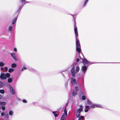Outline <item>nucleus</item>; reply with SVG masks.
<instances>
[{
    "mask_svg": "<svg viewBox=\"0 0 120 120\" xmlns=\"http://www.w3.org/2000/svg\"><path fill=\"white\" fill-rule=\"evenodd\" d=\"M9 115L8 114H5L4 115V118L6 119H8L9 117Z\"/></svg>",
    "mask_w": 120,
    "mask_h": 120,
    "instance_id": "21",
    "label": "nucleus"
},
{
    "mask_svg": "<svg viewBox=\"0 0 120 120\" xmlns=\"http://www.w3.org/2000/svg\"><path fill=\"white\" fill-rule=\"evenodd\" d=\"M12 79L11 78H9L8 79V82L9 83H10L12 82Z\"/></svg>",
    "mask_w": 120,
    "mask_h": 120,
    "instance_id": "22",
    "label": "nucleus"
},
{
    "mask_svg": "<svg viewBox=\"0 0 120 120\" xmlns=\"http://www.w3.org/2000/svg\"><path fill=\"white\" fill-rule=\"evenodd\" d=\"M54 115L55 116V117H57V116H58V115L57 114H55Z\"/></svg>",
    "mask_w": 120,
    "mask_h": 120,
    "instance_id": "43",
    "label": "nucleus"
},
{
    "mask_svg": "<svg viewBox=\"0 0 120 120\" xmlns=\"http://www.w3.org/2000/svg\"><path fill=\"white\" fill-rule=\"evenodd\" d=\"M12 27L11 26H9L8 27V30L9 31H11L12 30Z\"/></svg>",
    "mask_w": 120,
    "mask_h": 120,
    "instance_id": "25",
    "label": "nucleus"
},
{
    "mask_svg": "<svg viewBox=\"0 0 120 120\" xmlns=\"http://www.w3.org/2000/svg\"><path fill=\"white\" fill-rule=\"evenodd\" d=\"M79 107L80 108L77 110L76 112L80 113L83 110V107L82 105H80Z\"/></svg>",
    "mask_w": 120,
    "mask_h": 120,
    "instance_id": "9",
    "label": "nucleus"
},
{
    "mask_svg": "<svg viewBox=\"0 0 120 120\" xmlns=\"http://www.w3.org/2000/svg\"><path fill=\"white\" fill-rule=\"evenodd\" d=\"M88 0H86L84 2V4L83 5V6H85L86 4L87 3L88 1Z\"/></svg>",
    "mask_w": 120,
    "mask_h": 120,
    "instance_id": "27",
    "label": "nucleus"
},
{
    "mask_svg": "<svg viewBox=\"0 0 120 120\" xmlns=\"http://www.w3.org/2000/svg\"><path fill=\"white\" fill-rule=\"evenodd\" d=\"M82 86H83V88H84V84L82 83Z\"/></svg>",
    "mask_w": 120,
    "mask_h": 120,
    "instance_id": "45",
    "label": "nucleus"
},
{
    "mask_svg": "<svg viewBox=\"0 0 120 120\" xmlns=\"http://www.w3.org/2000/svg\"><path fill=\"white\" fill-rule=\"evenodd\" d=\"M4 71H7L8 68L7 67H4Z\"/></svg>",
    "mask_w": 120,
    "mask_h": 120,
    "instance_id": "35",
    "label": "nucleus"
},
{
    "mask_svg": "<svg viewBox=\"0 0 120 120\" xmlns=\"http://www.w3.org/2000/svg\"><path fill=\"white\" fill-rule=\"evenodd\" d=\"M88 109H86L85 110V112H88Z\"/></svg>",
    "mask_w": 120,
    "mask_h": 120,
    "instance_id": "41",
    "label": "nucleus"
},
{
    "mask_svg": "<svg viewBox=\"0 0 120 120\" xmlns=\"http://www.w3.org/2000/svg\"><path fill=\"white\" fill-rule=\"evenodd\" d=\"M3 86V83L2 82H0V87H2Z\"/></svg>",
    "mask_w": 120,
    "mask_h": 120,
    "instance_id": "28",
    "label": "nucleus"
},
{
    "mask_svg": "<svg viewBox=\"0 0 120 120\" xmlns=\"http://www.w3.org/2000/svg\"><path fill=\"white\" fill-rule=\"evenodd\" d=\"M79 117L80 118V119H83L84 118V117L82 116H81L80 117Z\"/></svg>",
    "mask_w": 120,
    "mask_h": 120,
    "instance_id": "39",
    "label": "nucleus"
},
{
    "mask_svg": "<svg viewBox=\"0 0 120 120\" xmlns=\"http://www.w3.org/2000/svg\"><path fill=\"white\" fill-rule=\"evenodd\" d=\"M82 61L83 64H84L89 65L93 64L92 62L91 63L88 61L85 58L82 59Z\"/></svg>",
    "mask_w": 120,
    "mask_h": 120,
    "instance_id": "7",
    "label": "nucleus"
},
{
    "mask_svg": "<svg viewBox=\"0 0 120 120\" xmlns=\"http://www.w3.org/2000/svg\"><path fill=\"white\" fill-rule=\"evenodd\" d=\"M22 101L24 103H26L27 102V101L25 99L23 100H22Z\"/></svg>",
    "mask_w": 120,
    "mask_h": 120,
    "instance_id": "34",
    "label": "nucleus"
},
{
    "mask_svg": "<svg viewBox=\"0 0 120 120\" xmlns=\"http://www.w3.org/2000/svg\"><path fill=\"white\" fill-rule=\"evenodd\" d=\"M10 76V74L8 73L5 74L2 73L0 76V78L2 79H5L7 77L9 78Z\"/></svg>",
    "mask_w": 120,
    "mask_h": 120,
    "instance_id": "3",
    "label": "nucleus"
},
{
    "mask_svg": "<svg viewBox=\"0 0 120 120\" xmlns=\"http://www.w3.org/2000/svg\"><path fill=\"white\" fill-rule=\"evenodd\" d=\"M68 81L67 82H66L65 84V86H66V87H67V86H68Z\"/></svg>",
    "mask_w": 120,
    "mask_h": 120,
    "instance_id": "33",
    "label": "nucleus"
},
{
    "mask_svg": "<svg viewBox=\"0 0 120 120\" xmlns=\"http://www.w3.org/2000/svg\"><path fill=\"white\" fill-rule=\"evenodd\" d=\"M87 102L88 104H90L91 103V102L88 100H87Z\"/></svg>",
    "mask_w": 120,
    "mask_h": 120,
    "instance_id": "37",
    "label": "nucleus"
},
{
    "mask_svg": "<svg viewBox=\"0 0 120 120\" xmlns=\"http://www.w3.org/2000/svg\"><path fill=\"white\" fill-rule=\"evenodd\" d=\"M95 107H99L101 108H103V106L99 104H93L90 106V108H93Z\"/></svg>",
    "mask_w": 120,
    "mask_h": 120,
    "instance_id": "6",
    "label": "nucleus"
},
{
    "mask_svg": "<svg viewBox=\"0 0 120 120\" xmlns=\"http://www.w3.org/2000/svg\"><path fill=\"white\" fill-rule=\"evenodd\" d=\"M14 70L12 68H9L8 70V71L10 73H11L13 72Z\"/></svg>",
    "mask_w": 120,
    "mask_h": 120,
    "instance_id": "18",
    "label": "nucleus"
},
{
    "mask_svg": "<svg viewBox=\"0 0 120 120\" xmlns=\"http://www.w3.org/2000/svg\"><path fill=\"white\" fill-rule=\"evenodd\" d=\"M83 84H84V79H83V82H82Z\"/></svg>",
    "mask_w": 120,
    "mask_h": 120,
    "instance_id": "46",
    "label": "nucleus"
},
{
    "mask_svg": "<svg viewBox=\"0 0 120 120\" xmlns=\"http://www.w3.org/2000/svg\"><path fill=\"white\" fill-rule=\"evenodd\" d=\"M86 99V98L84 96H83L82 97V99L83 100H85Z\"/></svg>",
    "mask_w": 120,
    "mask_h": 120,
    "instance_id": "30",
    "label": "nucleus"
},
{
    "mask_svg": "<svg viewBox=\"0 0 120 120\" xmlns=\"http://www.w3.org/2000/svg\"><path fill=\"white\" fill-rule=\"evenodd\" d=\"M17 66L16 64L15 63L12 64L11 65V67L12 68H14Z\"/></svg>",
    "mask_w": 120,
    "mask_h": 120,
    "instance_id": "19",
    "label": "nucleus"
},
{
    "mask_svg": "<svg viewBox=\"0 0 120 120\" xmlns=\"http://www.w3.org/2000/svg\"><path fill=\"white\" fill-rule=\"evenodd\" d=\"M24 4H22L20 6L19 8V9L18 10H17V11L19 13L20 11L21 10V9L22 8V7L23 6Z\"/></svg>",
    "mask_w": 120,
    "mask_h": 120,
    "instance_id": "15",
    "label": "nucleus"
},
{
    "mask_svg": "<svg viewBox=\"0 0 120 120\" xmlns=\"http://www.w3.org/2000/svg\"><path fill=\"white\" fill-rule=\"evenodd\" d=\"M0 93L2 94H4V90H0Z\"/></svg>",
    "mask_w": 120,
    "mask_h": 120,
    "instance_id": "26",
    "label": "nucleus"
},
{
    "mask_svg": "<svg viewBox=\"0 0 120 120\" xmlns=\"http://www.w3.org/2000/svg\"><path fill=\"white\" fill-rule=\"evenodd\" d=\"M66 117H65L64 116V114H63L61 117L60 120H66Z\"/></svg>",
    "mask_w": 120,
    "mask_h": 120,
    "instance_id": "13",
    "label": "nucleus"
},
{
    "mask_svg": "<svg viewBox=\"0 0 120 120\" xmlns=\"http://www.w3.org/2000/svg\"><path fill=\"white\" fill-rule=\"evenodd\" d=\"M1 94H0V99H1Z\"/></svg>",
    "mask_w": 120,
    "mask_h": 120,
    "instance_id": "47",
    "label": "nucleus"
},
{
    "mask_svg": "<svg viewBox=\"0 0 120 120\" xmlns=\"http://www.w3.org/2000/svg\"><path fill=\"white\" fill-rule=\"evenodd\" d=\"M0 109H1V107H0Z\"/></svg>",
    "mask_w": 120,
    "mask_h": 120,
    "instance_id": "49",
    "label": "nucleus"
},
{
    "mask_svg": "<svg viewBox=\"0 0 120 120\" xmlns=\"http://www.w3.org/2000/svg\"><path fill=\"white\" fill-rule=\"evenodd\" d=\"M67 104L65 106V107L64 110V113L63 114H64V116L65 115L66 117H67L68 116V114L67 113V112L66 111V107L67 106Z\"/></svg>",
    "mask_w": 120,
    "mask_h": 120,
    "instance_id": "12",
    "label": "nucleus"
},
{
    "mask_svg": "<svg viewBox=\"0 0 120 120\" xmlns=\"http://www.w3.org/2000/svg\"><path fill=\"white\" fill-rule=\"evenodd\" d=\"M79 90V88L78 86L75 87L74 89L72 90V93L73 96H75L77 94V92Z\"/></svg>",
    "mask_w": 120,
    "mask_h": 120,
    "instance_id": "5",
    "label": "nucleus"
},
{
    "mask_svg": "<svg viewBox=\"0 0 120 120\" xmlns=\"http://www.w3.org/2000/svg\"><path fill=\"white\" fill-rule=\"evenodd\" d=\"M18 15L12 21V24H14V23H15L16 22V21L17 19V17L18 16Z\"/></svg>",
    "mask_w": 120,
    "mask_h": 120,
    "instance_id": "14",
    "label": "nucleus"
},
{
    "mask_svg": "<svg viewBox=\"0 0 120 120\" xmlns=\"http://www.w3.org/2000/svg\"><path fill=\"white\" fill-rule=\"evenodd\" d=\"M8 86L10 89V92L11 94H15V91L14 89L11 86V85L9 84L8 85Z\"/></svg>",
    "mask_w": 120,
    "mask_h": 120,
    "instance_id": "8",
    "label": "nucleus"
},
{
    "mask_svg": "<svg viewBox=\"0 0 120 120\" xmlns=\"http://www.w3.org/2000/svg\"><path fill=\"white\" fill-rule=\"evenodd\" d=\"M71 82L72 84L73 85H79L78 81H77L75 79L72 77L71 78Z\"/></svg>",
    "mask_w": 120,
    "mask_h": 120,
    "instance_id": "4",
    "label": "nucleus"
},
{
    "mask_svg": "<svg viewBox=\"0 0 120 120\" xmlns=\"http://www.w3.org/2000/svg\"><path fill=\"white\" fill-rule=\"evenodd\" d=\"M5 114V113L4 112H2L1 113V116H4Z\"/></svg>",
    "mask_w": 120,
    "mask_h": 120,
    "instance_id": "32",
    "label": "nucleus"
},
{
    "mask_svg": "<svg viewBox=\"0 0 120 120\" xmlns=\"http://www.w3.org/2000/svg\"><path fill=\"white\" fill-rule=\"evenodd\" d=\"M4 63L0 62V67H2L3 66H4Z\"/></svg>",
    "mask_w": 120,
    "mask_h": 120,
    "instance_id": "24",
    "label": "nucleus"
},
{
    "mask_svg": "<svg viewBox=\"0 0 120 120\" xmlns=\"http://www.w3.org/2000/svg\"><path fill=\"white\" fill-rule=\"evenodd\" d=\"M1 112V111H0V113Z\"/></svg>",
    "mask_w": 120,
    "mask_h": 120,
    "instance_id": "51",
    "label": "nucleus"
},
{
    "mask_svg": "<svg viewBox=\"0 0 120 120\" xmlns=\"http://www.w3.org/2000/svg\"><path fill=\"white\" fill-rule=\"evenodd\" d=\"M79 61V59L78 58H77L76 60V61L77 62H78Z\"/></svg>",
    "mask_w": 120,
    "mask_h": 120,
    "instance_id": "42",
    "label": "nucleus"
},
{
    "mask_svg": "<svg viewBox=\"0 0 120 120\" xmlns=\"http://www.w3.org/2000/svg\"><path fill=\"white\" fill-rule=\"evenodd\" d=\"M0 69L2 71H4V68L2 67H1L0 68Z\"/></svg>",
    "mask_w": 120,
    "mask_h": 120,
    "instance_id": "38",
    "label": "nucleus"
},
{
    "mask_svg": "<svg viewBox=\"0 0 120 120\" xmlns=\"http://www.w3.org/2000/svg\"><path fill=\"white\" fill-rule=\"evenodd\" d=\"M75 66H73L71 70V72L72 76L73 77L75 76V73H77L78 72L79 70V68L78 66L75 67Z\"/></svg>",
    "mask_w": 120,
    "mask_h": 120,
    "instance_id": "2",
    "label": "nucleus"
},
{
    "mask_svg": "<svg viewBox=\"0 0 120 120\" xmlns=\"http://www.w3.org/2000/svg\"><path fill=\"white\" fill-rule=\"evenodd\" d=\"M86 108L87 109H89V106H86Z\"/></svg>",
    "mask_w": 120,
    "mask_h": 120,
    "instance_id": "40",
    "label": "nucleus"
},
{
    "mask_svg": "<svg viewBox=\"0 0 120 120\" xmlns=\"http://www.w3.org/2000/svg\"><path fill=\"white\" fill-rule=\"evenodd\" d=\"M80 118L79 117V118L78 119V120H80Z\"/></svg>",
    "mask_w": 120,
    "mask_h": 120,
    "instance_id": "48",
    "label": "nucleus"
},
{
    "mask_svg": "<svg viewBox=\"0 0 120 120\" xmlns=\"http://www.w3.org/2000/svg\"><path fill=\"white\" fill-rule=\"evenodd\" d=\"M82 94H83V93L82 92Z\"/></svg>",
    "mask_w": 120,
    "mask_h": 120,
    "instance_id": "50",
    "label": "nucleus"
},
{
    "mask_svg": "<svg viewBox=\"0 0 120 120\" xmlns=\"http://www.w3.org/2000/svg\"><path fill=\"white\" fill-rule=\"evenodd\" d=\"M1 108L3 110H4L5 109V107L4 106H2L1 107Z\"/></svg>",
    "mask_w": 120,
    "mask_h": 120,
    "instance_id": "31",
    "label": "nucleus"
},
{
    "mask_svg": "<svg viewBox=\"0 0 120 120\" xmlns=\"http://www.w3.org/2000/svg\"><path fill=\"white\" fill-rule=\"evenodd\" d=\"M26 68L24 67H23V68L21 69V71H23L24 70L26 69Z\"/></svg>",
    "mask_w": 120,
    "mask_h": 120,
    "instance_id": "29",
    "label": "nucleus"
},
{
    "mask_svg": "<svg viewBox=\"0 0 120 120\" xmlns=\"http://www.w3.org/2000/svg\"><path fill=\"white\" fill-rule=\"evenodd\" d=\"M13 49L14 51L15 52H16L17 51V49L16 48H14Z\"/></svg>",
    "mask_w": 120,
    "mask_h": 120,
    "instance_id": "36",
    "label": "nucleus"
},
{
    "mask_svg": "<svg viewBox=\"0 0 120 120\" xmlns=\"http://www.w3.org/2000/svg\"><path fill=\"white\" fill-rule=\"evenodd\" d=\"M10 55L15 60H17V59L16 56V54L15 53H10Z\"/></svg>",
    "mask_w": 120,
    "mask_h": 120,
    "instance_id": "11",
    "label": "nucleus"
},
{
    "mask_svg": "<svg viewBox=\"0 0 120 120\" xmlns=\"http://www.w3.org/2000/svg\"><path fill=\"white\" fill-rule=\"evenodd\" d=\"M87 67L85 65L82 66L81 68V70L84 74L87 70Z\"/></svg>",
    "mask_w": 120,
    "mask_h": 120,
    "instance_id": "10",
    "label": "nucleus"
},
{
    "mask_svg": "<svg viewBox=\"0 0 120 120\" xmlns=\"http://www.w3.org/2000/svg\"><path fill=\"white\" fill-rule=\"evenodd\" d=\"M6 104V103L4 102L0 101V105H4Z\"/></svg>",
    "mask_w": 120,
    "mask_h": 120,
    "instance_id": "20",
    "label": "nucleus"
},
{
    "mask_svg": "<svg viewBox=\"0 0 120 120\" xmlns=\"http://www.w3.org/2000/svg\"><path fill=\"white\" fill-rule=\"evenodd\" d=\"M20 2L22 4L24 5L26 3V1L25 0H19Z\"/></svg>",
    "mask_w": 120,
    "mask_h": 120,
    "instance_id": "16",
    "label": "nucleus"
},
{
    "mask_svg": "<svg viewBox=\"0 0 120 120\" xmlns=\"http://www.w3.org/2000/svg\"><path fill=\"white\" fill-rule=\"evenodd\" d=\"M53 113L54 115L56 114V112L55 111H53Z\"/></svg>",
    "mask_w": 120,
    "mask_h": 120,
    "instance_id": "44",
    "label": "nucleus"
},
{
    "mask_svg": "<svg viewBox=\"0 0 120 120\" xmlns=\"http://www.w3.org/2000/svg\"><path fill=\"white\" fill-rule=\"evenodd\" d=\"M80 113L78 112H76V116L77 117H79L80 115Z\"/></svg>",
    "mask_w": 120,
    "mask_h": 120,
    "instance_id": "23",
    "label": "nucleus"
},
{
    "mask_svg": "<svg viewBox=\"0 0 120 120\" xmlns=\"http://www.w3.org/2000/svg\"><path fill=\"white\" fill-rule=\"evenodd\" d=\"M9 114L11 116H12L14 114V112L12 111H10L9 112Z\"/></svg>",
    "mask_w": 120,
    "mask_h": 120,
    "instance_id": "17",
    "label": "nucleus"
},
{
    "mask_svg": "<svg viewBox=\"0 0 120 120\" xmlns=\"http://www.w3.org/2000/svg\"><path fill=\"white\" fill-rule=\"evenodd\" d=\"M74 31L75 34L76 50L79 53L81 51V46L79 41L78 39V34L77 27L75 25V26Z\"/></svg>",
    "mask_w": 120,
    "mask_h": 120,
    "instance_id": "1",
    "label": "nucleus"
}]
</instances>
